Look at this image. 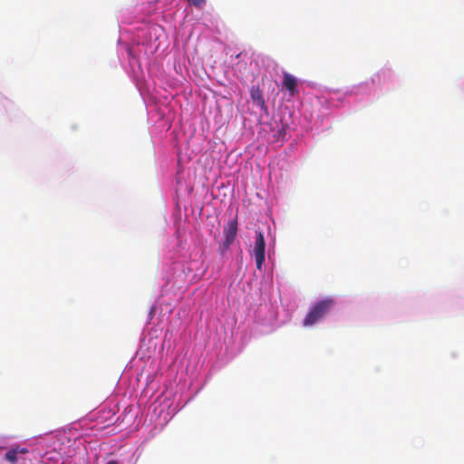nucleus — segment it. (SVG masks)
Instances as JSON below:
<instances>
[{
	"label": "nucleus",
	"mask_w": 464,
	"mask_h": 464,
	"mask_svg": "<svg viewBox=\"0 0 464 464\" xmlns=\"http://www.w3.org/2000/svg\"><path fill=\"white\" fill-rule=\"evenodd\" d=\"M262 246H263V261H264L265 260V241L264 240H263Z\"/></svg>",
	"instance_id": "obj_9"
},
{
	"label": "nucleus",
	"mask_w": 464,
	"mask_h": 464,
	"mask_svg": "<svg viewBox=\"0 0 464 464\" xmlns=\"http://www.w3.org/2000/svg\"><path fill=\"white\" fill-rule=\"evenodd\" d=\"M237 233V218L229 220L224 227L225 240L223 243V248L228 249L231 244L235 241Z\"/></svg>",
	"instance_id": "obj_3"
},
{
	"label": "nucleus",
	"mask_w": 464,
	"mask_h": 464,
	"mask_svg": "<svg viewBox=\"0 0 464 464\" xmlns=\"http://www.w3.org/2000/svg\"><path fill=\"white\" fill-rule=\"evenodd\" d=\"M256 268L261 270V232H256V242L253 250Z\"/></svg>",
	"instance_id": "obj_5"
},
{
	"label": "nucleus",
	"mask_w": 464,
	"mask_h": 464,
	"mask_svg": "<svg viewBox=\"0 0 464 464\" xmlns=\"http://www.w3.org/2000/svg\"><path fill=\"white\" fill-rule=\"evenodd\" d=\"M335 303L332 298H325L314 304L304 319V326H312L323 319L334 306Z\"/></svg>",
	"instance_id": "obj_1"
},
{
	"label": "nucleus",
	"mask_w": 464,
	"mask_h": 464,
	"mask_svg": "<svg viewBox=\"0 0 464 464\" xmlns=\"http://www.w3.org/2000/svg\"><path fill=\"white\" fill-rule=\"evenodd\" d=\"M154 312V307L151 308L150 314Z\"/></svg>",
	"instance_id": "obj_11"
},
{
	"label": "nucleus",
	"mask_w": 464,
	"mask_h": 464,
	"mask_svg": "<svg viewBox=\"0 0 464 464\" xmlns=\"http://www.w3.org/2000/svg\"><path fill=\"white\" fill-rule=\"evenodd\" d=\"M284 135L283 126L276 120L263 123V139L269 142L278 141Z\"/></svg>",
	"instance_id": "obj_2"
},
{
	"label": "nucleus",
	"mask_w": 464,
	"mask_h": 464,
	"mask_svg": "<svg viewBox=\"0 0 464 464\" xmlns=\"http://www.w3.org/2000/svg\"><path fill=\"white\" fill-rule=\"evenodd\" d=\"M107 464H118L116 460H110Z\"/></svg>",
	"instance_id": "obj_10"
},
{
	"label": "nucleus",
	"mask_w": 464,
	"mask_h": 464,
	"mask_svg": "<svg viewBox=\"0 0 464 464\" xmlns=\"http://www.w3.org/2000/svg\"><path fill=\"white\" fill-rule=\"evenodd\" d=\"M283 89L288 91L291 97L298 94L299 90L297 88V80L295 76L285 72L283 78Z\"/></svg>",
	"instance_id": "obj_4"
},
{
	"label": "nucleus",
	"mask_w": 464,
	"mask_h": 464,
	"mask_svg": "<svg viewBox=\"0 0 464 464\" xmlns=\"http://www.w3.org/2000/svg\"><path fill=\"white\" fill-rule=\"evenodd\" d=\"M262 110L263 111L265 110V111H267V109H265V107H262Z\"/></svg>",
	"instance_id": "obj_12"
},
{
	"label": "nucleus",
	"mask_w": 464,
	"mask_h": 464,
	"mask_svg": "<svg viewBox=\"0 0 464 464\" xmlns=\"http://www.w3.org/2000/svg\"><path fill=\"white\" fill-rule=\"evenodd\" d=\"M28 452V450L25 448L18 449V453L25 454Z\"/></svg>",
	"instance_id": "obj_8"
},
{
	"label": "nucleus",
	"mask_w": 464,
	"mask_h": 464,
	"mask_svg": "<svg viewBox=\"0 0 464 464\" xmlns=\"http://www.w3.org/2000/svg\"><path fill=\"white\" fill-rule=\"evenodd\" d=\"M17 454H18V449H12V450H9L5 453V458L9 462L14 464V463L17 462Z\"/></svg>",
	"instance_id": "obj_7"
},
{
	"label": "nucleus",
	"mask_w": 464,
	"mask_h": 464,
	"mask_svg": "<svg viewBox=\"0 0 464 464\" xmlns=\"http://www.w3.org/2000/svg\"><path fill=\"white\" fill-rule=\"evenodd\" d=\"M251 98L253 102L257 105L261 106V91L259 90V87H252L251 89Z\"/></svg>",
	"instance_id": "obj_6"
},
{
	"label": "nucleus",
	"mask_w": 464,
	"mask_h": 464,
	"mask_svg": "<svg viewBox=\"0 0 464 464\" xmlns=\"http://www.w3.org/2000/svg\"><path fill=\"white\" fill-rule=\"evenodd\" d=\"M262 110L263 111L265 110V111H267V109H265V107H262Z\"/></svg>",
	"instance_id": "obj_13"
}]
</instances>
